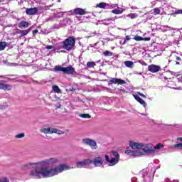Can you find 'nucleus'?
Wrapping results in <instances>:
<instances>
[{"mask_svg":"<svg viewBox=\"0 0 182 182\" xmlns=\"http://www.w3.org/2000/svg\"><path fill=\"white\" fill-rule=\"evenodd\" d=\"M59 163L58 158H50L43 160L40 162L28 163L22 165V170H31L29 176L31 178H49L50 177H55L66 171V170H70L73 167L69 166L66 164H61L55 166H50L52 164H57Z\"/></svg>","mask_w":182,"mask_h":182,"instance_id":"1","label":"nucleus"},{"mask_svg":"<svg viewBox=\"0 0 182 182\" xmlns=\"http://www.w3.org/2000/svg\"><path fill=\"white\" fill-rule=\"evenodd\" d=\"M129 146L132 148V151L127 149L125 154L128 156H133L134 157H140L144 154H154V148L151 144L137 143L134 141H129Z\"/></svg>","mask_w":182,"mask_h":182,"instance_id":"2","label":"nucleus"},{"mask_svg":"<svg viewBox=\"0 0 182 182\" xmlns=\"http://www.w3.org/2000/svg\"><path fill=\"white\" fill-rule=\"evenodd\" d=\"M111 157V159H110ZM110 157L108 155L105 156V161L108 163V166L109 167H112L113 166H116L120 161V155L117 151H112L110 154Z\"/></svg>","mask_w":182,"mask_h":182,"instance_id":"3","label":"nucleus"},{"mask_svg":"<svg viewBox=\"0 0 182 182\" xmlns=\"http://www.w3.org/2000/svg\"><path fill=\"white\" fill-rule=\"evenodd\" d=\"M75 43H76V40L74 37H68L63 42V49L65 50H72L75 48Z\"/></svg>","mask_w":182,"mask_h":182,"instance_id":"4","label":"nucleus"},{"mask_svg":"<svg viewBox=\"0 0 182 182\" xmlns=\"http://www.w3.org/2000/svg\"><path fill=\"white\" fill-rule=\"evenodd\" d=\"M75 164L77 168H82V167H87V168H89L90 166V164H92V159H87L80 161H77Z\"/></svg>","mask_w":182,"mask_h":182,"instance_id":"5","label":"nucleus"},{"mask_svg":"<svg viewBox=\"0 0 182 182\" xmlns=\"http://www.w3.org/2000/svg\"><path fill=\"white\" fill-rule=\"evenodd\" d=\"M41 132L45 134H53V133H55L56 134H63V132L51 127L43 128L41 129Z\"/></svg>","mask_w":182,"mask_h":182,"instance_id":"6","label":"nucleus"},{"mask_svg":"<svg viewBox=\"0 0 182 182\" xmlns=\"http://www.w3.org/2000/svg\"><path fill=\"white\" fill-rule=\"evenodd\" d=\"M82 144H85V146H90V147H92L93 149H97V143L96 141L92 139L85 138L82 139Z\"/></svg>","mask_w":182,"mask_h":182,"instance_id":"7","label":"nucleus"},{"mask_svg":"<svg viewBox=\"0 0 182 182\" xmlns=\"http://www.w3.org/2000/svg\"><path fill=\"white\" fill-rule=\"evenodd\" d=\"M141 173L143 176L144 182H151L153 180L151 179V173H150V170L144 169L141 171Z\"/></svg>","mask_w":182,"mask_h":182,"instance_id":"8","label":"nucleus"},{"mask_svg":"<svg viewBox=\"0 0 182 182\" xmlns=\"http://www.w3.org/2000/svg\"><path fill=\"white\" fill-rule=\"evenodd\" d=\"M43 9H48V7H34L26 9V13L27 15H36L38 11H42Z\"/></svg>","mask_w":182,"mask_h":182,"instance_id":"9","label":"nucleus"},{"mask_svg":"<svg viewBox=\"0 0 182 182\" xmlns=\"http://www.w3.org/2000/svg\"><path fill=\"white\" fill-rule=\"evenodd\" d=\"M105 163L103 159L100 156H97L92 160V164H94L95 167H102Z\"/></svg>","mask_w":182,"mask_h":182,"instance_id":"10","label":"nucleus"},{"mask_svg":"<svg viewBox=\"0 0 182 182\" xmlns=\"http://www.w3.org/2000/svg\"><path fill=\"white\" fill-rule=\"evenodd\" d=\"M160 69H161L160 66L156 65L154 64H151L148 66V70L151 73H157V72L160 71Z\"/></svg>","mask_w":182,"mask_h":182,"instance_id":"11","label":"nucleus"},{"mask_svg":"<svg viewBox=\"0 0 182 182\" xmlns=\"http://www.w3.org/2000/svg\"><path fill=\"white\" fill-rule=\"evenodd\" d=\"M86 14H87L86 9L82 8H76L73 11V15H86Z\"/></svg>","mask_w":182,"mask_h":182,"instance_id":"12","label":"nucleus"},{"mask_svg":"<svg viewBox=\"0 0 182 182\" xmlns=\"http://www.w3.org/2000/svg\"><path fill=\"white\" fill-rule=\"evenodd\" d=\"M64 73H67V75H76V72L75 71V68L72 66H68L66 68H64Z\"/></svg>","mask_w":182,"mask_h":182,"instance_id":"13","label":"nucleus"},{"mask_svg":"<svg viewBox=\"0 0 182 182\" xmlns=\"http://www.w3.org/2000/svg\"><path fill=\"white\" fill-rule=\"evenodd\" d=\"M109 82H111V83H114V85H126V81L120 78H112Z\"/></svg>","mask_w":182,"mask_h":182,"instance_id":"14","label":"nucleus"},{"mask_svg":"<svg viewBox=\"0 0 182 182\" xmlns=\"http://www.w3.org/2000/svg\"><path fill=\"white\" fill-rule=\"evenodd\" d=\"M160 29L162 32H171L172 31H176L175 28L166 25L161 26Z\"/></svg>","mask_w":182,"mask_h":182,"instance_id":"15","label":"nucleus"},{"mask_svg":"<svg viewBox=\"0 0 182 182\" xmlns=\"http://www.w3.org/2000/svg\"><path fill=\"white\" fill-rule=\"evenodd\" d=\"M0 89L2 90H12V85L0 82Z\"/></svg>","mask_w":182,"mask_h":182,"instance_id":"16","label":"nucleus"},{"mask_svg":"<svg viewBox=\"0 0 182 182\" xmlns=\"http://www.w3.org/2000/svg\"><path fill=\"white\" fill-rule=\"evenodd\" d=\"M96 8H101L102 9H109V4L102 2L96 5Z\"/></svg>","mask_w":182,"mask_h":182,"instance_id":"17","label":"nucleus"},{"mask_svg":"<svg viewBox=\"0 0 182 182\" xmlns=\"http://www.w3.org/2000/svg\"><path fill=\"white\" fill-rule=\"evenodd\" d=\"M29 23L28 21H22L18 23V28H28Z\"/></svg>","mask_w":182,"mask_h":182,"instance_id":"18","label":"nucleus"},{"mask_svg":"<svg viewBox=\"0 0 182 182\" xmlns=\"http://www.w3.org/2000/svg\"><path fill=\"white\" fill-rule=\"evenodd\" d=\"M52 90L54 91L55 93H62V90L59 88L58 85H53Z\"/></svg>","mask_w":182,"mask_h":182,"instance_id":"19","label":"nucleus"},{"mask_svg":"<svg viewBox=\"0 0 182 182\" xmlns=\"http://www.w3.org/2000/svg\"><path fill=\"white\" fill-rule=\"evenodd\" d=\"M164 146L161 144H158L154 148V153H157L159 150H161V149H164Z\"/></svg>","mask_w":182,"mask_h":182,"instance_id":"20","label":"nucleus"},{"mask_svg":"<svg viewBox=\"0 0 182 182\" xmlns=\"http://www.w3.org/2000/svg\"><path fill=\"white\" fill-rule=\"evenodd\" d=\"M60 16L56 15V14H53L51 16H50V17L47 18L46 19V22H49L50 21H54V19H55V18H59Z\"/></svg>","mask_w":182,"mask_h":182,"instance_id":"21","label":"nucleus"},{"mask_svg":"<svg viewBox=\"0 0 182 182\" xmlns=\"http://www.w3.org/2000/svg\"><path fill=\"white\" fill-rule=\"evenodd\" d=\"M112 14H114V15H120L123 14V9H114L112 11Z\"/></svg>","mask_w":182,"mask_h":182,"instance_id":"22","label":"nucleus"},{"mask_svg":"<svg viewBox=\"0 0 182 182\" xmlns=\"http://www.w3.org/2000/svg\"><path fill=\"white\" fill-rule=\"evenodd\" d=\"M29 32H31V29L20 31L19 33L21 34V36H26Z\"/></svg>","mask_w":182,"mask_h":182,"instance_id":"23","label":"nucleus"},{"mask_svg":"<svg viewBox=\"0 0 182 182\" xmlns=\"http://www.w3.org/2000/svg\"><path fill=\"white\" fill-rule=\"evenodd\" d=\"M124 65L125 66H127V68H130L134 66V63L132 61H125Z\"/></svg>","mask_w":182,"mask_h":182,"instance_id":"24","label":"nucleus"},{"mask_svg":"<svg viewBox=\"0 0 182 182\" xmlns=\"http://www.w3.org/2000/svg\"><path fill=\"white\" fill-rule=\"evenodd\" d=\"M63 26H66L72 23V20H70V18H66L63 21Z\"/></svg>","mask_w":182,"mask_h":182,"instance_id":"25","label":"nucleus"},{"mask_svg":"<svg viewBox=\"0 0 182 182\" xmlns=\"http://www.w3.org/2000/svg\"><path fill=\"white\" fill-rule=\"evenodd\" d=\"M116 19V16L114 18H107L103 21L104 25H109L110 24V21H114Z\"/></svg>","mask_w":182,"mask_h":182,"instance_id":"26","label":"nucleus"},{"mask_svg":"<svg viewBox=\"0 0 182 182\" xmlns=\"http://www.w3.org/2000/svg\"><path fill=\"white\" fill-rule=\"evenodd\" d=\"M151 12L154 15H160V12H161V11H160V9L156 7L151 10Z\"/></svg>","mask_w":182,"mask_h":182,"instance_id":"27","label":"nucleus"},{"mask_svg":"<svg viewBox=\"0 0 182 182\" xmlns=\"http://www.w3.org/2000/svg\"><path fill=\"white\" fill-rule=\"evenodd\" d=\"M127 18H131V19H136V18H139V14H129L127 16Z\"/></svg>","mask_w":182,"mask_h":182,"instance_id":"28","label":"nucleus"},{"mask_svg":"<svg viewBox=\"0 0 182 182\" xmlns=\"http://www.w3.org/2000/svg\"><path fill=\"white\" fill-rule=\"evenodd\" d=\"M6 48V42H0V51L4 50Z\"/></svg>","mask_w":182,"mask_h":182,"instance_id":"29","label":"nucleus"},{"mask_svg":"<svg viewBox=\"0 0 182 182\" xmlns=\"http://www.w3.org/2000/svg\"><path fill=\"white\" fill-rule=\"evenodd\" d=\"M64 69H65V68L61 67V66H55V67L54 68V70H55L56 72H63V71H64Z\"/></svg>","mask_w":182,"mask_h":182,"instance_id":"30","label":"nucleus"},{"mask_svg":"<svg viewBox=\"0 0 182 182\" xmlns=\"http://www.w3.org/2000/svg\"><path fill=\"white\" fill-rule=\"evenodd\" d=\"M80 117L82 119H90L92 117L89 114H80Z\"/></svg>","mask_w":182,"mask_h":182,"instance_id":"31","label":"nucleus"},{"mask_svg":"<svg viewBox=\"0 0 182 182\" xmlns=\"http://www.w3.org/2000/svg\"><path fill=\"white\" fill-rule=\"evenodd\" d=\"M87 68H95V66H96V63L95 62H87Z\"/></svg>","mask_w":182,"mask_h":182,"instance_id":"32","label":"nucleus"},{"mask_svg":"<svg viewBox=\"0 0 182 182\" xmlns=\"http://www.w3.org/2000/svg\"><path fill=\"white\" fill-rule=\"evenodd\" d=\"M63 26V24H54L53 29H60Z\"/></svg>","mask_w":182,"mask_h":182,"instance_id":"33","label":"nucleus"},{"mask_svg":"<svg viewBox=\"0 0 182 182\" xmlns=\"http://www.w3.org/2000/svg\"><path fill=\"white\" fill-rule=\"evenodd\" d=\"M134 41H136L137 42L140 41H143V37L139 36H135L133 38Z\"/></svg>","mask_w":182,"mask_h":182,"instance_id":"34","label":"nucleus"},{"mask_svg":"<svg viewBox=\"0 0 182 182\" xmlns=\"http://www.w3.org/2000/svg\"><path fill=\"white\" fill-rule=\"evenodd\" d=\"M130 39H132V38H130V36H125V38H124V42L122 43V45H126V43L127 42H129V41H130Z\"/></svg>","mask_w":182,"mask_h":182,"instance_id":"35","label":"nucleus"},{"mask_svg":"<svg viewBox=\"0 0 182 182\" xmlns=\"http://www.w3.org/2000/svg\"><path fill=\"white\" fill-rule=\"evenodd\" d=\"M138 102L139 103H140V105H142L144 107H146L147 106V104L146 103V102L141 98H140V100Z\"/></svg>","mask_w":182,"mask_h":182,"instance_id":"36","label":"nucleus"},{"mask_svg":"<svg viewBox=\"0 0 182 182\" xmlns=\"http://www.w3.org/2000/svg\"><path fill=\"white\" fill-rule=\"evenodd\" d=\"M105 56H113V53L109 51V50H105L104 52Z\"/></svg>","mask_w":182,"mask_h":182,"instance_id":"37","label":"nucleus"},{"mask_svg":"<svg viewBox=\"0 0 182 182\" xmlns=\"http://www.w3.org/2000/svg\"><path fill=\"white\" fill-rule=\"evenodd\" d=\"M23 137H25L24 133H21V134L16 135V139H22Z\"/></svg>","mask_w":182,"mask_h":182,"instance_id":"38","label":"nucleus"},{"mask_svg":"<svg viewBox=\"0 0 182 182\" xmlns=\"http://www.w3.org/2000/svg\"><path fill=\"white\" fill-rule=\"evenodd\" d=\"M0 182H10L9 179L6 177L0 178Z\"/></svg>","mask_w":182,"mask_h":182,"instance_id":"39","label":"nucleus"},{"mask_svg":"<svg viewBox=\"0 0 182 182\" xmlns=\"http://www.w3.org/2000/svg\"><path fill=\"white\" fill-rule=\"evenodd\" d=\"M117 4H109L108 9H113L114 8H117Z\"/></svg>","mask_w":182,"mask_h":182,"instance_id":"40","label":"nucleus"},{"mask_svg":"<svg viewBox=\"0 0 182 182\" xmlns=\"http://www.w3.org/2000/svg\"><path fill=\"white\" fill-rule=\"evenodd\" d=\"M174 148H175V149H181L182 150V143H179V144H176V145L174 146Z\"/></svg>","mask_w":182,"mask_h":182,"instance_id":"41","label":"nucleus"},{"mask_svg":"<svg viewBox=\"0 0 182 182\" xmlns=\"http://www.w3.org/2000/svg\"><path fill=\"white\" fill-rule=\"evenodd\" d=\"M138 63H140L141 65H142L143 66H147V63H146V62H144L141 60H139Z\"/></svg>","mask_w":182,"mask_h":182,"instance_id":"42","label":"nucleus"},{"mask_svg":"<svg viewBox=\"0 0 182 182\" xmlns=\"http://www.w3.org/2000/svg\"><path fill=\"white\" fill-rule=\"evenodd\" d=\"M133 96H134V99L136 100V102H139V100L141 99V98H140V97L139 95H134Z\"/></svg>","mask_w":182,"mask_h":182,"instance_id":"43","label":"nucleus"},{"mask_svg":"<svg viewBox=\"0 0 182 182\" xmlns=\"http://www.w3.org/2000/svg\"><path fill=\"white\" fill-rule=\"evenodd\" d=\"M117 90H118V92H121L122 93H125L126 92V90L123 89V88H118Z\"/></svg>","mask_w":182,"mask_h":182,"instance_id":"44","label":"nucleus"},{"mask_svg":"<svg viewBox=\"0 0 182 182\" xmlns=\"http://www.w3.org/2000/svg\"><path fill=\"white\" fill-rule=\"evenodd\" d=\"M137 95H139L141 97H146V95H144L143 93H141L140 92H137Z\"/></svg>","mask_w":182,"mask_h":182,"instance_id":"45","label":"nucleus"},{"mask_svg":"<svg viewBox=\"0 0 182 182\" xmlns=\"http://www.w3.org/2000/svg\"><path fill=\"white\" fill-rule=\"evenodd\" d=\"M175 14H176L177 15L182 14V10H176L175 11Z\"/></svg>","mask_w":182,"mask_h":182,"instance_id":"46","label":"nucleus"},{"mask_svg":"<svg viewBox=\"0 0 182 182\" xmlns=\"http://www.w3.org/2000/svg\"><path fill=\"white\" fill-rule=\"evenodd\" d=\"M55 15H57L58 16H60L59 18H62V16H63V12H60L58 14H56Z\"/></svg>","mask_w":182,"mask_h":182,"instance_id":"47","label":"nucleus"},{"mask_svg":"<svg viewBox=\"0 0 182 182\" xmlns=\"http://www.w3.org/2000/svg\"><path fill=\"white\" fill-rule=\"evenodd\" d=\"M142 41H145V42H147V41H150V38H149V37L143 38L142 37Z\"/></svg>","mask_w":182,"mask_h":182,"instance_id":"48","label":"nucleus"},{"mask_svg":"<svg viewBox=\"0 0 182 182\" xmlns=\"http://www.w3.org/2000/svg\"><path fill=\"white\" fill-rule=\"evenodd\" d=\"M46 49H48V50H50V49H53V46H47L46 47Z\"/></svg>","mask_w":182,"mask_h":182,"instance_id":"49","label":"nucleus"},{"mask_svg":"<svg viewBox=\"0 0 182 182\" xmlns=\"http://www.w3.org/2000/svg\"><path fill=\"white\" fill-rule=\"evenodd\" d=\"M6 107H8V105L4 104V105L0 106V109H5Z\"/></svg>","mask_w":182,"mask_h":182,"instance_id":"50","label":"nucleus"},{"mask_svg":"<svg viewBox=\"0 0 182 182\" xmlns=\"http://www.w3.org/2000/svg\"><path fill=\"white\" fill-rule=\"evenodd\" d=\"M173 89H175L176 90H181V87H179L178 88H173Z\"/></svg>","mask_w":182,"mask_h":182,"instance_id":"51","label":"nucleus"},{"mask_svg":"<svg viewBox=\"0 0 182 182\" xmlns=\"http://www.w3.org/2000/svg\"><path fill=\"white\" fill-rule=\"evenodd\" d=\"M60 107V104H58L57 105H56V108L57 109H59Z\"/></svg>","mask_w":182,"mask_h":182,"instance_id":"52","label":"nucleus"},{"mask_svg":"<svg viewBox=\"0 0 182 182\" xmlns=\"http://www.w3.org/2000/svg\"><path fill=\"white\" fill-rule=\"evenodd\" d=\"M131 9H137V7H136V6H132V7H131Z\"/></svg>","mask_w":182,"mask_h":182,"instance_id":"53","label":"nucleus"},{"mask_svg":"<svg viewBox=\"0 0 182 182\" xmlns=\"http://www.w3.org/2000/svg\"><path fill=\"white\" fill-rule=\"evenodd\" d=\"M38 30H34V31H33V33H38Z\"/></svg>","mask_w":182,"mask_h":182,"instance_id":"54","label":"nucleus"},{"mask_svg":"<svg viewBox=\"0 0 182 182\" xmlns=\"http://www.w3.org/2000/svg\"><path fill=\"white\" fill-rule=\"evenodd\" d=\"M176 60H181V58H180V57H176Z\"/></svg>","mask_w":182,"mask_h":182,"instance_id":"55","label":"nucleus"},{"mask_svg":"<svg viewBox=\"0 0 182 182\" xmlns=\"http://www.w3.org/2000/svg\"><path fill=\"white\" fill-rule=\"evenodd\" d=\"M177 140H179V141H182V137L177 138Z\"/></svg>","mask_w":182,"mask_h":182,"instance_id":"56","label":"nucleus"},{"mask_svg":"<svg viewBox=\"0 0 182 182\" xmlns=\"http://www.w3.org/2000/svg\"><path fill=\"white\" fill-rule=\"evenodd\" d=\"M5 1L8 2V0H0V3L1 2H5Z\"/></svg>","mask_w":182,"mask_h":182,"instance_id":"57","label":"nucleus"},{"mask_svg":"<svg viewBox=\"0 0 182 182\" xmlns=\"http://www.w3.org/2000/svg\"><path fill=\"white\" fill-rule=\"evenodd\" d=\"M75 18H77V19H79V21H80V18H82V17L76 16Z\"/></svg>","mask_w":182,"mask_h":182,"instance_id":"58","label":"nucleus"},{"mask_svg":"<svg viewBox=\"0 0 182 182\" xmlns=\"http://www.w3.org/2000/svg\"><path fill=\"white\" fill-rule=\"evenodd\" d=\"M176 65H180V63L179 62H176Z\"/></svg>","mask_w":182,"mask_h":182,"instance_id":"59","label":"nucleus"},{"mask_svg":"<svg viewBox=\"0 0 182 182\" xmlns=\"http://www.w3.org/2000/svg\"><path fill=\"white\" fill-rule=\"evenodd\" d=\"M137 75H141V73H137Z\"/></svg>","mask_w":182,"mask_h":182,"instance_id":"60","label":"nucleus"},{"mask_svg":"<svg viewBox=\"0 0 182 182\" xmlns=\"http://www.w3.org/2000/svg\"><path fill=\"white\" fill-rule=\"evenodd\" d=\"M139 14H141V11H139Z\"/></svg>","mask_w":182,"mask_h":182,"instance_id":"61","label":"nucleus"},{"mask_svg":"<svg viewBox=\"0 0 182 182\" xmlns=\"http://www.w3.org/2000/svg\"><path fill=\"white\" fill-rule=\"evenodd\" d=\"M65 112H66V109H65Z\"/></svg>","mask_w":182,"mask_h":182,"instance_id":"62","label":"nucleus"}]
</instances>
